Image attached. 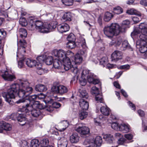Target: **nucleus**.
Here are the masks:
<instances>
[{
    "label": "nucleus",
    "mask_w": 147,
    "mask_h": 147,
    "mask_svg": "<svg viewBox=\"0 0 147 147\" xmlns=\"http://www.w3.org/2000/svg\"><path fill=\"white\" fill-rule=\"evenodd\" d=\"M17 83L12 84L7 90V93H2V95L5 101L10 105L14 104L12 99L15 98V94L18 91V94L19 97L24 98L27 97L32 92V88L29 86V83L27 80L19 79Z\"/></svg>",
    "instance_id": "nucleus-1"
},
{
    "label": "nucleus",
    "mask_w": 147,
    "mask_h": 147,
    "mask_svg": "<svg viewBox=\"0 0 147 147\" xmlns=\"http://www.w3.org/2000/svg\"><path fill=\"white\" fill-rule=\"evenodd\" d=\"M28 21V28L30 30H36L41 33H47L55 27V26H52L50 24H44L42 22L38 20L36 18L33 16L29 17Z\"/></svg>",
    "instance_id": "nucleus-2"
},
{
    "label": "nucleus",
    "mask_w": 147,
    "mask_h": 147,
    "mask_svg": "<svg viewBox=\"0 0 147 147\" xmlns=\"http://www.w3.org/2000/svg\"><path fill=\"white\" fill-rule=\"evenodd\" d=\"M121 27L116 23H112L110 26H105L104 29L105 34L108 37L111 38L114 35H118L120 32H124L126 28L129 24L130 22L126 20L123 21Z\"/></svg>",
    "instance_id": "nucleus-3"
},
{
    "label": "nucleus",
    "mask_w": 147,
    "mask_h": 147,
    "mask_svg": "<svg viewBox=\"0 0 147 147\" xmlns=\"http://www.w3.org/2000/svg\"><path fill=\"white\" fill-rule=\"evenodd\" d=\"M52 55L55 57H57L58 59L63 62V67L65 70H69V64L70 63L69 62L68 59L65 58L66 53L64 51L61 49L59 50L55 49L53 51Z\"/></svg>",
    "instance_id": "nucleus-4"
},
{
    "label": "nucleus",
    "mask_w": 147,
    "mask_h": 147,
    "mask_svg": "<svg viewBox=\"0 0 147 147\" xmlns=\"http://www.w3.org/2000/svg\"><path fill=\"white\" fill-rule=\"evenodd\" d=\"M23 111L24 110L25 112H30L32 115L34 117H37L41 115V112L39 109L43 108V106L39 102H37L33 104V105L29 106L28 107H23Z\"/></svg>",
    "instance_id": "nucleus-5"
},
{
    "label": "nucleus",
    "mask_w": 147,
    "mask_h": 147,
    "mask_svg": "<svg viewBox=\"0 0 147 147\" xmlns=\"http://www.w3.org/2000/svg\"><path fill=\"white\" fill-rule=\"evenodd\" d=\"M66 57L65 58H68L69 62L70 64L69 65L70 70L72 72V74L75 76H76L77 79L78 78L80 75V71L76 67H74L72 65V63L71 62L70 60V59L73 60V59L74 58V53L70 51H68L65 52Z\"/></svg>",
    "instance_id": "nucleus-6"
},
{
    "label": "nucleus",
    "mask_w": 147,
    "mask_h": 147,
    "mask_svg": "<svg viewBox=\"0 0 147 147\" xmlns=\"http://www.w3.org/2000/svg\"><path fill=\"white\" fill-rule=\"evenodd\" d=\"M139 30H135L131 33V35H137L140 32L141 34L139 35V38H144L147 40V24L144 22L142 23L139 25Z\"/></svg>",
    "instance_id": "nucleus-7"
},
{
    "label": "nucleus",
    "mask_w": 147,
    "mask_h": 147,
    "mask_svg": "<svg viewBox=\"0 0 147 147\" xmlns=\"http://www.w3.org/2000/svg\"><path fill=\"white\" fill-rule=\"evenodd\" d=\"M38 98V96L36 95H33L29 96L28 99H25L22 98V99H20L16 102V103L18 104L21 103H24V105L23 106V107H26L29 106H32L33 104L38 101H35V100Z\"/></svg>",
    "instance_id": "nucleus-8"
},
{
    "label": "nucleus",
    "mask_w": 147,
    "mask_h": 147,
    "mask_svg": "<svg viewBox=\"0 0 147 147\" xmlns=\"http://www.w3.org/2000/svg\"><path fill=\"white\" fill-rule=\"evenodd\" d=\"M137 45L140 46L139 51L142 53H146L147 51V40L144 38L139 39L136 42Z\"/></svg>",
    "instance_id": "nucleus-9"
},
{
    "label": "nucleus",
    "mask_w": 147,
    "mask_h": 147,
    "mask_svg": "<svg viewBox=\"0 0 147 147\" xmlns=\"http://www.w3.org/2000/svg\"><path fill=\"white\" fill-rule=\"evenodd\" d=\"M51 90L55 93L61 94L65 93L68 91L67 88L63 85L54 86L52 87Z\"/></svg>",
    "instance_id": "nucleus-10"
},
{
    "label": "nucleus",
    "mask_w": 147,
    "mask_h": 147,
    "mask_svg": "<svg viewBox=\"0 0 147 147\" xmlns=\"http://www.w3.org/2000/svg\"><path fill=\"white\" fill-rule=\"evenodd\" d=\"M80 40L81 43V45L84 50H80L78 53L81 56L86 57L87 55V47L86 46L85 39L82 36L80 37Z\"/></svg>",
    "instance_id": "nucleus-11"
},
{
    "label": "nucleus",
    "mask_w": 147,
    "mask_h": 147,
    "mask_svg": "<svg viewBox=\"0 0 147 147\" xmlns=\"http://www.w3.org/2000/svg\"><path fill=\"white\" fill-rule=\"evenodd\" d=\"M122 53L120 51H115L111 55L112 61H117L122 58Z\"/></svg>",
    "instance_id": "nucleus-12"
},
{
    "label": "nucleus",
    "mask_w": 147,
    "mask_h": 147,
    "mask_svg": "<svg viewBox=\"0 0 147 147\" xmlns=\"http://www.w3.org/2000/svg\"><path fill=\"white\" fill-rule=\"evenodd\" d=\"M75 130L81 135H85L88 134L90 132L89 129L85 126H79L76 128Z\"/></svg>",
    "instance_id": "nucleus-13"
},
{
    "label": "nucleus",
    "mask_w": 147,
    "mask_h": 147,
    "mask_svg": "<svg viewBox=\"0 0 147 147\" xmlns=\"http://www.w3.org/2000/svg\"><path fill=\"white\" fill-rule=\"evenodd\" d=\"M26 44L25 40H20L18 42L17 45L18 47H20L19 49H18V52H21V54H23L25 53V46Z\"/></svg>",
    "instance_id": "nucleus-14"
},
{
    "label": "nucleus",
    "mask_w": 147,
    "mask_h": 147,
    "mask_svg": "<svg viewBox=\"0 0 147 147\" xmlns=\"http://www.w3.org/2000/svg\"><path fill=\"white\" fill-rule=\"evenodd\" d=\"M57 28L59 32L63 33L68 31L69 29V27L67 24L63 23L58 25Z\"/></svg>",
    "instance_id": "nucleus-15"
},
{
    "label": "nucleus",
    "mask_w": 147,
    "mask_h": 147,
    "mask_svg": "<svg viewBox=\"0 0 147 147\" xmlns=\"http://www.w3.org/2000/svg\"><path fill=\"white\" fill-rule=\"evenodd\" d=\"M1 76L4 80L8 81H12L16 78L14 75L9 74L7 71H5Z\"/></svg>",
    "instance_id": "nucleus-16"
},
{
    "label": "nucleus",
    "mask_w": 147,
    "mask_h": 147,
    "mask_svg": "<svg viewBox=\"0 0 147 147\" xmlns=\"http://www.w3.org/2000/svg\"><path fill=\"white\" fill-rule=\"evenodd\" d=\"M58 147H67L68 142L67 138L65 137L58 138Z\"/></svg>",
    "instance_id": "nucleus-17"
},
{
    "label": "nucleus",
    "mask_w": 147,
    "mask_h": 147,
    "mask_svg": "<svg viewBox=\"0 0 147 147\" xmlns=\"http://www.w3.org/2000/svg\"><path fill=\"white\" fill-rule=\"evenodd\" d=\"M70 141L72 143H76L80 140V137L77 133H73L70 136Z\"/></svg>",
    "instance_id": "nucleus-18"
},
{
    "label": "nucleus",
    "mask_w": 147,
    "mask_h": 147,
    "mask_svg": "<svg viewBox=\"0 0 147 147\" xmlns=\"http://www.w3.org/2000/svg\"><path fill=\"white\" fill-rule=\"evenodd\" d=\"M79 105L80 107L83 110H87L89 107V105L87 101L84 98H81L80 100Z\"/></svg>",
    "instance_id": "nucleus-19"
},
{
    "label": "nucleus",
    "mask_w": 147,
    "mask_h": 147,
    "mask_svg": "<svg viewBox=\"0 0 147 147\" xmlns=\"http://www.w3.org/2000/svg\"><path fill=\"white\" fill-rule=\"evenodd\" d=\"M17 57L20 59L18 63V67L20 68H21L24 65V61L25 62V59L23 58L24 57L23 54H21L19 53H17Z\"/></svg>",
    "instance_id": "nucleus-20"
},
{
    "label": "nucleus",
    "mask_w": 147,
    "mask_h": 147,
    "mask_svg": "<svg viewBox=\"0 0 147 147\" xmlns=\"http://www.w3.org/2000/svg\"><path fill=\"white\" fill-rule=\"evenodd\" d=\"M73 60H74V62L71 63H75L76 64H79L81 63L83 60L82 56L80 55L79 54L77 53L74 56Z\"/></svg>",
    "instance_id": "nucleus-21"
},
{
    "label": "nucleus",
    "mask_w": 147,
    "mask_h": 147,
    "mask_svg": "<svg viewBox=\"0 0 147 147\" xmlns=\"http://www.w3.org/2000/svg\"><path fill=\"white\" fill-rule=\"evenodd\" d=\"M25 62L26 65L29 67H36V65H37L36 61L34 60L29 59H25Z\"/></svg>",
    "instance_id": "nucleus-22"
},
{
    "label": "nucleus",
    "mask_w": 147,
    "mask_h": 147,
    "mask_svg": "<svg viewBox=\"0 0 147 147\" xmlns=\"http://www.w3.org/2000/svg\"><path fill=\"white\" fill-rule=\"evenodd\" d=\"M17 120L19 122V124L22 126L24 125L26 122V118L20 114L18 116Z\"/></svg>",
    "instance_id": "nucleus-23"
},
{
    "label": "nucleus",
    "mask_w": 147,
    "mask_h": 147,
    "mask_svg": "<svg viewBox=\"0 0 147 147\" xmlns=\"http://www.w3.org/2000/svg\"><path fill=\"white\" fill-rule=\"evenodd\" d=\"M121 40L120 38H116L113 39L109 43L110 46L114 45L115 46H119L120 45Z\"/></svg>",
    "instance_id": "nucleus-24"
},
{
    "label": "nucleus",
    "mask_w": 147,
    "mask_h": 147,
    "mask_svg": "<svg viewBox=\"0 0 147 147\" xmlns=\"http://www.w3.org/2000/svg\"><path fill=\"white\" fill-rule=\"evenodd\" d=\"M61 61L57 59H54L53 61V66L55 68L59 69L61 67L62 68H64L63 65L62 66Z\"/></svg>",
    "instance_id": "nucleus-25"
},
{
    "label": "nucleus",
    "mask_w": 147,
    "mask_h": 147,
    "mask_svg": "<svg viewBox=\"0 0 147 147\" xmlns=\"http://www.w3.org/2000/svg\"><path fill=\"white\" fill-rule=\"evenodd\" d=\"M130 126L128 124H125L120 125L119 130L123 131L124 132H127L129 131Z\"/></svg>",
    "instance_id": "nucleus-26"
},
{
    "label": "nucleus",
    "mask_w": 147,
    "mask_h": 147,
    "mask_svg": "<svg viewBox=\"0 0 147 147\" xmlns=\"http://www.w3.org/2000/svg\"><path fill=\"white\" fill-rule=\"evenodd\" d=\"M47 89L45 86L42 84H37L35 87L36 91L40 92H43L46 91Z\"/></svg>",
    "instance_id": "nucleus-27"
},
{
    "label": "nucleus",
    "mask_w": 147,
    "mask_h": 147,
    "mask_svg": "<svg viewBox=\"0 0 147 147\" xmlns=\"http://www.w3.org/2000/svg\"><path fill=\"white\" fill-rule=\"evenodd\" d=\"M103 138L107 143L109 144L112 143L114 140L113 136L110 134H107L104 135Z\"/></svg>",
    "instance_id": "nucleus-28"
},
{
    "label": "nucleus",
    "mask_w": 147,
    "mask_h": 147,
    "mask_svg": "<svg viewBox=\"0 0 147 147\" xmlns=\"http://www.w3.org/2000/svg\"><path fill=\"white\" fill-rule=\"evenodd\" d=\"M68 125V123L67 121H62L60 124L59 131H64L67 127Z\"/></svg>",
    "instance_id": "nucleus-29"
},
{
    "label": "nucleus",
    "mask_w": 147,
    "mask_h": 147,
    "mask_svg": "<svg viewBox=\"0 0 147 147\" xmlns=\"http://www.w3.org/2000/svg\"><path fill=\"white\" fill-rule=\"evenodd\" d=\"M61 106L60 104L57 102H54L52 106H50L49 107H47L45 109V110L49 112H51L53 111L52 107H54L55 108H58Z\"/></svg>",
    "instance_id": "nucleus-30"
},
{
    "label": "nucleus",
    "mask_w": 147,
    "mask_h": 147,
    "mask_svg": "<svg viewBox=\"0 0 147 147\" xmlns=\"http://www.w3.org/2000/svg\"><path fill=\"white\" fill-rule=\"evenodd\" d=\"M100 111L102 114L108 116L109 114V109L106 106H103L101 107Z\"/></svg>",
    "instance_id": "nucleus-31"
},
{
    "label": "nucleus",
    "mask_w": 147,
    "mask_h": 147,
    "mask_svg": "<svg viewBox=\"0 0 147 147\" xmlns=\"http://www.w3.org/2000/svg\"><path fill=\"white\" fill-rule=\"evenodd\" d=\"M113 15L112 13L109 12H107L105 13L104 20L106 22H108L113 18Z\"/></svg>",
    "instance_id": "nucleus-32"
},
{
    "label": "nucleus",
    "mask_w": 147,
    "mask_h": 147,
    "mask_svg": "<svg viewBox=\"0 0 147 147\" xmlns=\"http://www.w3.org/2000/svg\"><path fill=\"white\" fill-rule=\"evenodd\" d=\"M113 10L114 14L118 15L121 14L123 12V8L119 6L114 7L113 8Z\"/></svg>",
    "instance_id": "nucleus-33"
},
{
    "label": "nucleus",
    "mask_w": 147,
    "mask_h": 147,
    "mask_svg": "<svg viewBox=\"0 0 147 147\" xmlns=\"http://www.w3.org/2000/svg\"><path fill=\"white\" fill-rule=\"evenodd\" d=\"M42 65L40 63L37 64L36 67L37 68L36 72L38 74L42 75L45 72V70L42 68Z\"/></svg>",
    "instance_id": "nucleus-34"
},
{
    "label": "nucleus",
    "mask_w": 147,
    "mask_h": 147,
    "mask_svg": "<svg viewBox=\"0 0 147 147\" xmlns=\"http://www.w3.org/2000/svg\"><path fill=\"white\" fill-rule=\"evenodd\" d=\"M94 143L97 146H100L102 142V138L100 136H97L94 141Z\"/></svg>",
    "instance_id": "nucleus-35"
},
{
    "label": "nucleus",
    "mask_w": 147,
    "mask_h": 147,
    "mask_svg": "<svg viewBox=\"0 0 147 147\" xmlns=\"http://www.w3.org/2000/svg\"><path fill=\"white\" fill-rule=\"evenodd\" d=\"M71 13L69 12H66L64 14L62 18L65 21H70L71 20Z\"/></svg>",
    "instance_id": "nucleus-36"
},
{
    "label": "nucleus",
    "mask_w": 147,
    "mask_h": 147,
    "mask_svg": "<svg viewBox=\"0 0 147 147\" xmlns=\"http://www.w3.org/2000/svg\"><path fill=\"white\" fill-rule=\"evenodd\" d=\"M2 127L3 129V130L7 131H10L11 129V126L10 124L9 123L4 122H1Z\"/></svg>",
    "instance_id": "nucleus-37"
},
{
    "label": "nucleus",
    "mask_w": 147,
    "mask_h": 147,
    "mask_svg": "<svg viewBox=\"0 0 147 147\" xmlns=\"http://www.w3.org/2000/svg\"><path fill=\"white\" fill-rule=\"evenodd\" d=\"M136 15L138 16V17L136 16L132 17V19L135 23H138L142 20V18L141 17V13L139 12Z\"/></svg>",
    "instance_id": "nucleus-38"
},
{
    "label": "nucleus",
    "mask_w": 147,
    "mask_h": 147,
    "mask_svg": "<svg viewBox=\"0 0 147 147\" xmlns=\"http://www.w3.org/2000/svg\"><path fill=\"white\" fill-rule=\"evenodd\" d=\"M80 97L82 98L87 99L88 97V93H87L85 90H80Z\"/></svg>",
    "instance_id": "nucleus-39"
},
{
    "label": "nucleus",
    "mask_w": 147,
    "mask_h": 147,
    "mask_svg": "<svg viewBox=\"0 0 147 147\" xmlns=\"http://www.w3.org/2000/svg\"><path fill=\"white\" fill-rule=\"evenodd\" d=\"M46 57L45 55H42L39 56L37 57L36 59L37 61H36V64L40 63L42 64L43 62H44L45 59Z\"/></svg>",
    "instance_id": "nucleus-40"
},
{
    "label": "nucleus",
    "mask_w": 147,
    "mask_h": 147,
    "mask_svg": "<svg viewBox=\"0 0 147 147\" xmlns=\"http://www.w3.org/2000/svg\"><path fill=\"white\" fill-rule=\"evenodd\" d=\"M19 32L20 36L22 38L26 37L27 35V33L26 29L24 28H20L19 30Z\"/></svg>",
    "instance_id": "nucleus-41"
},
{
    "label": "nucleus",
    "mask_w": 147,
    "mask_h": 147,
    "mask_svg": "<svg viewBox=\"0 0 147 147\" xmlns=\"http://www.w3.org/2000/svg\"><path fill=\"white\" fill-rule=\"evenodd\" d=\"M39 146V141L36 139H33L31 142L30 147H38Z\"/></svg>",
    "instance_id": "nucleus-42"
},
{
    "label": "nucleus",
    "mask_w": 147,
    "mask_h": 147,
    "mask_svg": "<svg viewBox=\"0 0 147 147\" xmlns=\"http://www.w3.org/2000/svg\"><path fill=\"white\" fill-rule=\"evenodd\" d=\"M51 94H50L48 92L45 96V98L43 100L46 103H49L52 100L50 96H51Z\"/></svg>",
    "instance_id": "nucleus-43"
},
{
    "label": "nucleus",
    "mask_w": 147,
    "mask_h": 147,
    "mask_svg": "<svg viewBox=\"0 0 147 147\" xmlns=\"http://www.w3.org/2000/svg\"><path fill=\"white\" fill-rule=\"evenodd\" d=\"M75 41H68L67 44V46L68 48L72 49L74 48L76 46Z\"/></svg>",
    "instance_id": "nucleus-44"
},
{
    "label": "nucleus",
    "mask_w": 147,
    "mask_h": 147,
    "mask_svg": "<svg viewBox=\"0 0 147 147\" xmlns=\"http://www.w3.org/2000/svg\"><path fill=\"white\" fill-rule=\"evenodd\" d=\"M95 99L97 102H103L102 96L101 94L99 93L95 95Z\"/></svg>",
    "instance_id": "nucleus-45"
},
{
    "label": "nucleus",
    "mask_w": 147,
    "mask_h": 147,
    "mask_svg": "<svg viewBox=\"0 0 147 147\" xmlns=\"http://www.w3.org/2000/svg\"><path fill=\"white\" fill-rule=\"evenodd\" d=\"M87 115L88 113L86 111H82L79 114L80 118L81 120H83L86 118Z\"/></svg>",
    "instance_id": "nucleus-46"
},
{
    "label": "nucleus",
    "mask_w": 147,
    "mask_h": 147,
    "mask_svg": "<svg viewBox=\"0 0 147 147\" xmlns=\"http://www.w3.org/2000/svg\"><path fill=\"white\" fill-rule=\"evenodd\" d=\"M53 59L52 57L51 56H48L46 59H45L44 62L47 65H51Z\"/></svg>",
    "instance_id": "nucleus-47"
},
{
    "label": "nucleus",
    "mask_w": 147,
    "mask_h": 147,
    "mask_svg": "<svg viewBox=\"0 0 147 147\" xmlns=\"http://www.w3.org/2000/svg\"><path fill=\"white\" fill-rule=\"evenodd\" d=\"M122 47L123 48V50H125L126 49H129L130 46L127 40L124 41L122 44Z\"/></svg>",
    "instance_id": "nucleus-48"
},
{
    "label": "nucleus",
    "mask_w": 147,
    "mask_h": 147,
    "mask_svg": "<svg viewBox=\"0 0 147 147\" xmlns=\"http://www.w3.org/2000/svg\"><path fill=\"white\" fill-rule=\"evenodd\" d=\"M19 23L21 25L23 26H25L27 24L28 25V24L26 19L24 18H22L20 19Z\"/></svg>",
    "instance_id": "nucleus-49"
},
{
    "label": "nucleus",
    "mask_w": 147,
    "mask_h": 147,
    "mask_svg": "<svg viewBox=\"0 0 147 147\" xmlns=\"http://www.w3.org/2000/svg\"><path fill=\"white\" fill-rule=\"evenodd\" d=\"M91 92L93 95H95L99 94L98 89V88L96 87H93L92 88Z\"/></svg>",
    "instance_id": "nucleus-50"
},
{
    "label": "nucleus",
    "mask_w": 147,
    "mask_h": 147,
    "mask_svg": "<svg viewBox=\"0 0 147 147\" xmlns=\"http://www.w3.org/2000/svg\"><path fill=\"white\" fill-rule=\"evenodd\" d=\"M94 74L90 73L87 76L88 82L90 83H92L94 79Z\"/></svg>",
    "instance_id": "nucleus-51"
},
{
    "label": "nucleus",
    "mask_w": 147,
    "mask_h": 147,
    "mask_svg": "<svg viewBox=\"0 0 147 147\" xmlns=\"http://www.w3.org/2000/svg\"><path fill=\"white\" fill-rule=\"evenodd\" d=\"M62 3L66 5H71L73 4V0H61Z\"/></svg>",
    "instance_id": "nucleus-52"
},
{
    "label": "nucleus",
    "mask_w": 147,
    "mask_h": 147,
    "mask_svg": "<svg viewBox=\"0 0 147 147\" xmlns=\"http://www.w3.org/2000/svg\"><path fill=\"white\" fill-rule=\"evenodd\" d=\"M90 73H89V71L86 69L84 70L81 74V77H85L88 76Z\"/></svg>",
    "instance_id": "nucleus-53"
},
{
    "label": "nucleus",
    "mask_w": 147,
    "mask_h": 147,
    "mask_svg": "<svg viewBox=\"0 0 147 147\" xmlns=\"http://www.w3.org/2000/svg\"><path fill=\"white\" fill-rule=\"evenodd\" d=\"M126 13L130 15H136L138 13V12H137V11L133 9H131L129 10H128L127 11Z\"/></svg>",
    "instance_id": "nucleus-54"
},
{
    "label": "nucleus",
    "mask_w": 147,
    "mask_h": 147,
    "mask_svg": "<svg viewBox=\"0 0 147 147\" xmlns=\"http://www.w3.org/2000/svg\"><path fill=\"white\" fill-rule=\"evenodd\" d=\"M67 40L68 41H75V37L74 34L72 33H70L67 37Z\"/></svg>",
    "instance_id": "nucleus-55"
},
{
    "label": "nucleus",
    "mask_w": 147,
    "mask_h": 147,
    "mask_svg": "<svg viewBox=\"0 0 147 147\" xmlns=\"http://www.w3.org/2000/svg\"><path fill=\"white\" fill-rule=\"evenodd\" d=\"M120 125L116 122L113 123L111 125V127L115 130H119Z\"/></svg>",
    "instance_id": "nucleus-56"
},
{
    "label": "nucleus",
    "mask_w": 147,
    "mask_h": 147,
    "mask_svg": "<svg viewBox=\"0 0 147 147\" xmlns=\"http://www.w3.org/2000/svg\"><path fill=\"white\" fill-rule=\"evenodd\" d=\"M20 144V147H29L28 142L25 140L21 141Z\"/></svg>",
    "instance_id": "nucleus-57"
},
{
    "label": "nucleus",
    "mask_w": 147,
    "mask_h": 147,
    "mask_svg": "<svg viewBox=\"0 0 147 147\" xmlns=\"http://www.w3.org/2000/svg\"><path fill=\"white\" fill-rule=\"evenodd\" d=\"M80 84L82 86H85L86 83V80L85 77H81V79H80Z\"/></svg>",
    "instance_id": "nucleus-58"
},
{
    "label": "nucleus",
    "mask_w": 147,
    "mask_h": 147,
    "mask_svg": "<svg viewBox=\"0 0 147 147\" xmlns=\"http://www.w3.org/2000/svg\"><path fill=\"white\" fill-rule=\"evenodd\" d=\"M19 115V114L15 113H12L10 115L9 117L12 120H16V119H17L18 116Z\"/></svg>",
    "instance_id": "nucleus-59"
},
{
    "label": "nucleus",
    "mask_w": 147,
    "mask_h": 147,
    "mask_svg": "<svg viewBox=\"0 0 147 147\" xmlns=\"http://www.w3.org/2000/svg\"><path fill=\"white\" fill-rule=\"evenodd\" d=\"M127 140L123 138H121L118 140V143L120 145H122L124 143L126 142Z\"/></svg>",
    "instance_id": "nucleus-60"
},
{
    "label": "nucleus",
    "mask_w": 147,
    "mask_h": 147,
    "mask_svg": "<svg viewBox=\"0 0 147 147\" xmlns=\"http://www.w3.org/2000/svg\"><path fill=\"white\" fill-rule=\"evenodd\" d=\"M107 60L106 58L105 57H103L100 59V63L101 65L104 66L105 64L107 62Z\"/></svg>",
    "instance_id": "nucleus-61"
},
{
    "label": "nucleus",
    "mask_w": 147,
    "mask_h": 147,
    "mask_svg": "<svg viewBox=\"0 0 147 147\" xmlns=\"http://www.w3.org/2000/svg\"><path fill=\"white\" fill-rule=\"evenodd\" d=\"M130 68V66L129 65H125L120 66L119 68L121 69H128Z\"/></svg>",
    "instance_id": "nucleus-62"
},
{
    "label": "nucleus",
    "mask_w": 147,
    "mask_h": 147,
    "mask_svg": "<svg viewBox=\"0 0 147 147\" xmlns=\"http://www.w3.org/2000/svg\"><path fill=\"white\" fill-rule=\"evenodd\" d=\"M125 137L128 140H131L133 138V136L130 134H127L125 135Z\"/></svg>",
    "instance_id": "nucleus-63"
},
{
    "label": "nucleus",
    "mask_w": 147,
    "mask_h": 147,
    "mask_svg": "<svg viewBox=\"0 0 147 147\" xmlns=\"http://www.w3.org/2000/svg\"><path fill=\"white\" fill-rule=\"evenodd\" d=\"M47 18L48 20H50L53 18V16L51 13H49L46 14Z\"/></svg>",
    "instance_id": "nucleus-64"
}]
</instances>
